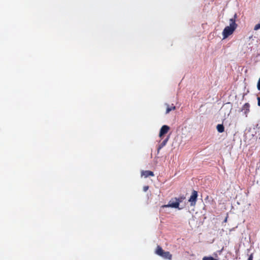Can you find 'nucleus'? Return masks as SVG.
<instances>
[{
	"label": "nucleus",
	"mask_w": 260,
	"mask_h": 260,
	"mask_svg": "<svg viewBox=\"0 0 260 260\" xmlns=\"http://www.w3.org/2000/svg\"><path fill=\"white\" fill-rule=\"evenodd\" d=\"M169 139V136H168L167 138H166L159 145L158 148H157V153H159L160 150L164 147L166 144L167 143L168 140Z\"/></svg>",
	"instance_id": "6e6552de"
},
{
	"label": "nucleus",
	"mask_w": 260,
	"mask_h": 260,
	"mask_svg": "<svg viewBox=\"0 0 260 260\" xmlns=\"http://www.w3.org/2000/svg\"><path fill=\"white\" fill-rule=\"evenodd\" d=\"M198 198V192L196 190H193L190 197L188 200V202L190 203L191 206H194L196 204Z\"/></svg>",
	"instance_id": "20e7f679"
},
{
	"label": "nucleus",
	"mask_w": 260,
	"mask_h": 260,
	"mask_svg": "<svg viewBox=\"0 0 260 260\" xmlns=\"http://www.w3.org/2000/svg\"><path fill=\"white\" fill-rule=\"evenodd\" d=\"M141 175L145 178H147L149 176H154V174L152 171H142L141 172Z\"/></svg>",
	"instance_id": "0eeeda50"
},
{
	"label": "nucleus",
	"mask_w": 260,
	"mask_h": 260,
	"mask_svg": "<svg viewBox=\"0 0 260 260\" xmlns=\"http://www.w3.org/2000/svg\"><path fill=\"white\" fill-rule=\"evenodd\" d=\"M248 260H253V254H251L248 258Z\"/></svg>",
	"instance_id": "4468645a"
},
{
	"label": "nucleus",
	"mask_w": 260,
	"mask_h": 260,
	"mask_svg": "<svg viewBox=\"0 0 260 260\" xmlns=\"http://www.w3.org/2000/svg\"><path fill=\"white\" fill-rule=\"evenodd\" d=\"M257 105L260 106V97L257 98Z\"/></svg>",
	"instance_id": "2eb2a0df"
},
{
	"label": "nucleus",
	"mask_w": 260,
	"mask_h": 260,
	"mask_svg": "<svg viewBox=\"0 0 260 260\" xmlns=\"http://www.w3.org/2000/svg\"><path fill=\"white\" fill-rule=\"evenodd\" d=\"M257 88L259 90H260V78H259L257 82Z\"/></svg>",
	"instance_id": "f8f14e48"
},
{
	"label": "nucleus",
	"mask_w": 260,
	"mask_h": 260,
	"mask_svg": "<svg viewBox=\"0 0 260 260\" xmlns=\"http://www.w3.org/2000/svg\"><path fill=\"white\" fill-rule=\"evenodd\" d=\"M242 111H244L245 115L247 117L248 113L250 111V104L249 103H245L242 108Z\"/></svg>",
	"instance_id": "423d86ee"
},
{
	"label": "nucleus",
	"mask_w": 260,
	"mask_h": 260,
	"mask_svg": "<svg viewBox=\"0 0 260 260\" xmlns=\"http://www.w3.org/2000/svg\"><path fill=\"white\" fill-rule=\"evenodd\" d=\"M202 260H218L217 258H214L212 256H205L203 258Z\"/></svg>",
	"instance_id": "9b49d317"
},
{
	"label": "nucleus",
	"mask_w": 260,
	"mask_h": 260,
	"mask_svg": "<svg viewBox=\"0 0 260 260\" xmlns=\"http://www.w3.org/2000/svg\"><path fill=\"white\" fill-rule=\"evenodd\" d=\"M208 198H209V197L207 196V197L206 198L205 200H208Z\"/></svg>",
	"instance_id": "dca6fc26"
},
{
	"label": "nucleus",
	"mask_w": 260,
	"mask_h": 260,
	"mask_svg": "<svg viewBox=\"0 0 260 260\" xmlns=\"http://www.w3.org/2000/svg\"><path fill=\"white\" fill-rule=\"evenodd\" d=\"M214 255H215V257H217V254H215Z\"/></svg>",
	"instance_id": "f3484780"
},
{
	"label": "nucleus",
	"mask_w": 260,
	"mask_h": 260,
	"mask_svg": "<svg viewBox=\"0 0 260 260\" xmlns=\"http://www.w3.org/2000/svg\"><path fill=\"white\" fill-rule=\"evenodd\" d=\"M149 188V186H144L143 187V190L144 191H146Z\"/></svg>",
	"instance_id": "ddd939ff"
},
{
	"label": "nucleus",
	"mask_w": 260,
	"mask_h": 260,
	"mask_svg": "<svg viewBox=\"0 0 260 260\" xmlns=\"http://www.w3.org/2000/svg\"><path fill=\"white\" fill-rule=\"evenodd\" d=\"M185 197L184 196H180L178 198H175L174 199H172V200L170 201L168 205H162L161 207H172L178 208H179L180 203L183 202V201L185 200Z\"/></svg>",
	"instance_id": "f03ea898"
},
{
	"label": "nucleus",
	"mask_w": 260,
	"mask_h": 260,
	"mask_svg": "<svg viewBox=\"0 0 260 260\" xmlns=\"http://www.w3.org/2000/svg\"><path fill=\"white\" fill-rule=\"evenodd\" d=\"M170 129V127L169 126L167 125H163L160 129L159 137L162 138L164 135L168 133Z\"/></svg>",
	"instance_id": "39448f33"
},
{
	"label": "nucleus",
	"mask_w": 260,
	"mask_h": 260,
	"mask_svg": "<svg viewBox=\"0 0 260 260\" xmlns=\"http://www.w3.org/2000/svg\"><path fill=\"white\" fill-rule=\"evenodd\" d=\"M167 108L166 109V114H168L172 110H175L176 109V107L172 104V106L170 107L168 104H167Z\"/></svg>",
	"instance_id": "1a4fd4ad"
},
{
	"label": "nucleus",
	"mask_w": 260,
	"mask_h": 260,
	"mask_svg": "<svg viewBox=\"0 0 260 260\" xmlns=\"http://www.w3.org/2000/svg\"><path fill=\"white\" fill-rule=\"evenodd\" d=\"M155 253L157 255L162 257V258H164L165 259H167L169 260L172 259V255L170 253V252L169 251H165L162 249V248L159 245H158L156 247V248L155 251Z\"/></svg>",
	"instance_id": "7ed1b4c3"
},
{
	"label": "nucleus",
	"mask_w": 260,
	"mask_h": 260,
	"mask_svg": "<svg viewBox=\"0 0 260 260\" xmlns=\"http://www.w3.org/2000/svg\"><path fill=\"white\" fill-rule=\"evenodd\" d=\"M236 18L237 14H235L234 15V18H231L230 19V25L226 26L223 30L222 33L223 39H226L232 35L237 28L238 25L236 23Z\"/></svg>",
	"instance_id": "f257e3e1"
},
{
	"label": "nucleus",
	"mask_w": 260,
	"mask_h": 260,
	"mask_svg": "<svg viewBox=\"0 0 260 260\" xmlns=\"http://www.w3.org/2000/svg\"><path fill=\"white\" fill-rule=\"evenodd\" d=\"M216 128L220 133H223L224 131V127L223 124H218L216 126Z\"/></svg>",
	"instance_id": "9d476101"
}]
</instances>
